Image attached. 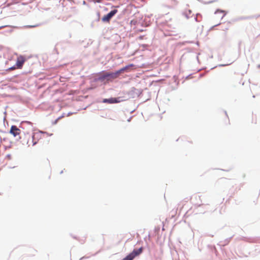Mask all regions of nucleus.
<instances>
[{
    "label": "nucleus",
    "instance_id": "1",
    "mask_svg": "<svg viewBox=\"0 0 260 260\" xmlns=\"http://www.w3.org/2000/svg\"><path fill=\"white\" fill-rule=\"evenodd\" d=\"M142 247L138 249H134L131 253L122 260H133L136 256L140 254L142 252Z\"/></svg>",
    "mask_w": 260,
    "mask_h": 260
},
{
    "label": "nucleus",
    "instance_id": "2",
    "mask_svg": "<svg viewBox=\"0 0 260 260\" xmlns=\"http://www.w3.org/2000/svg\"><path fill=\"white\" fill-rule=\"evenodd\" d=\"M30 139V136L29 135H20L19 139H17V142L22 145H29L28 144L29 140Z\"/></svg>",
    "mask_w": 260,
    "mask_h": 260
},
{
    "label": "nucleus",
    "instance_id": "3",
    "mask_svg": "<svg viewBox=\"0 0 260 260\" xmlns=\"http://www.w3.org/2000/svg\"><path fill=\"white\" fill-rule=\"evenodd\" d=\"M120 74L118 71L115 73H106L102 76V78L104 79H107L108 80L115 79L118 78Z\"/></svg>",
    "mask_w": 260,
    "mask_h": 260
},
{
    "label": "nucleus",
    "instance_id": "4",
    "mask_svg": "<svg viewBox=\"0 0 260 260\" xmlns=\"http://www.w3.org/2000/svg\"><path fill=\"white\" fill-rule=\"evenodd\" d=\"M117 9H114L110 11L108 14L105 15L102 19V21L109 22L110 19L117 13Z\"/></svg>",
    "mask_w": 260,
    "mask_h": 260
},
{
    "label": "nucleus",
    "instance_id": "5",
    "mask_svg": "<svg viewBox=\"0 0 260 260\" xmlns=\"http://www.w3.org/2000/svg\"><path fill=\"white\" fill-rule=\"evenodd\" d=\"M25 57L20 55L17 57V69H21L24 62L26 61Z\"/></svg>",
    "mask_w": 260,
    "mask_h": 260
},
{
    "label": "nucleus",
    "instance_id": "6",
    "mask_svg": "<svg viewBox=\"0 0 260 260\" xmlns=\"http://www.w3.org/2000/svg\"><path fill=\"white\" fill-rule=\"evenodd\" d=\"M120 98H111L110 99H104V103H107L109 104H114V103H118L121 102V100H119Z\"/></svg>",
    "mask_w": 260,
    "mask_h": 260
},
{
    "label": "nucleus",
    "instance_id": "7",
    "mask_svg": "<svg viewBox=\"0 0 260 260\" xmlns=\"http://www.w3.org/2000/svg\"><path fill=\"white\" fill-rule=\"evenodd\" d=\"M215 14L217 17H220L221 18H222L225 15V12L224 11L220 10L216 11Z\"/></svg>",
    "mask_w": 260,
    "mask_h": 260
},
{
    "label": "nucleus",
    "instance_id": "8",
    "mask_svg": "<svg viewBox=\"0 0 260 260\" xmlns=\"http://www.w3.org/2000/svg\"><path fill=\"white\" fill-rule=\"evenodd\" d=\"M134 67V64H131L129 65L126 66L125 67L121 68V69L118 70V71L120 73V74H121V73H123V72L128 70L130 67Z\"/></svg>",
    "mask_w": 260,
    "mask_h": 260
},
{
    "label": "nucleus",
    "instance_id": "9",
    "mask_svg": "<svg viewBox=\"0 0 260 260\" xmlns=\"http://www.w3.org/2000/svg\"><path fill=\"white\" fill-rule=\"evenodd\" d=\"M10 133L12 134L14 136H16V126L13 125L11 127Z\"/></svg>",
    "mask_w": 260,
    "mask_h": 260
},
{
    "label": "nucleus",
    "instance_id": "10",
    "mask_svg": "<svg viewBox=\"0 0 260 260\" xmlns=\"http://www.w3.org/2000/svg\"><path fill=\"white\" fill-rule=\"evenodd\" d=\"M191 11L190 10H188V11L184 12L183 15L184 16H185V17L187 18H188L190 17V15H191Z\"/></svg>",
    "mask_w": 260,
    "mask_h": 260
},
{
    "label": "nucleus",
    "instance_id": "11",
    "mask_svg": "<svg viewBox=\"0 0 260 260\" xmlns=\"http://www.w3.org/2000/svg\"><path fill=\"white\" fill-rule=\"evenodd\" d=\"M38 25H30V26H28L29 27H36Z\"/></svg>",
    "mask_w": 260,
    "mask_h": 260
},
{
    "label": "nucleus",
    "instance_id": "12",
    "mask_svg": "<svg viewBox=\"0 0 260 260\" xmlns=\"http://www.w3.org/2000/svg\"><path fill=\"white\" fill-rule=\"evenodd\" d=\"M17 135H19L20 133L18 132L20 131V130L17 128Z\"/></svg>",
    "mask_w": 260,
    "mask_h": 260
},
{
    "label": "nucleus",
    "instance_id": "13",
    "mask_svg": "<svg viewBox=\"0 0 260 260\" xmlns=\"http://www.w3.org/2000/svg\"><path fill=\"white\" fill-rule=\"evenodd\" d=\"M12 69H15V67H13Z\"/></svg>",
    "mask_w": 260,
    "mask_h": 260
}]
</instances>
